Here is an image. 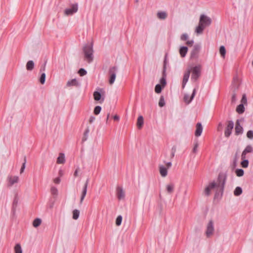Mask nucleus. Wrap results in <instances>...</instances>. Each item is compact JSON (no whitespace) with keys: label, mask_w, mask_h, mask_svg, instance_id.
<instances>
[{"label":"nucleus","mask_w":253,"mask_h":253,"mask_svg":"<svg viewBox=\"0 0 253 253\" xmlns=\"http://www.w3.org/2000/svg\"><path fill=\"white\" fill-rule=\"evenodd\" d=\"M227 179V174L226 173L220 172L219 173L217 183L213 181L207 186L204 190L205 195L209 196L211 194V190L215 187H219L220 191L222 193L224 189V186Z\"/></svg>","instance_id":"1"},{"label":"nucleus","mask_w":253,"mask_h":253,"mask_svg":"<svg viewBox=\"0 0 253 253\" xmlns=\"http://www.w3.org/2000/svg\"><path fill=\"white\" fill-rule=\"evenodd\" d=\"M211 23V19L210 17L205 14H201L200 17L199 24L196 27L195 32L198 34L203 33L204 29L209 26Z\"/></svg>","instance_id":"2"},{"label":"nucleus","mask_w":253,"mask_h":253,"mask_svg":"<svg viewBox=\"0 0 253 253\" xmlns=\"http://www.w3.org/2000/svg\"><path fill=\"white\" fill-rule=\"evenodd\" d=\"M83 51L85 60L88 63H91L93 60V49L92 42L86 44L83 48Z\"/></svg>","instance_id":"3"},{"label":"nucleus","mask_w":253,"mask_h":253,"mask_svg":"<svg viewBox=\"0 0 253 253\" xmlns=\"http://www.w3.org/2000/svg\"><path fill=\"white\" fill-rule=\"evenodd\" d=\"M201 66L198 65L195 66L192 69L191 81L192 82H196L200 77L201 74Z\"/></svg>","instance_id":"4"},{"label":"nucleus","mask_w":253,"mask_h":253,"mask_svg":"<svg viewBox=\"0 0 253 253\" xmlns=\"http://www.w3.org/2000/svg\"><path fill=\"white\" fill-rule=\"evenodd\" d=\"M241 82L237 74L235 75L233 79L231 90L232 92H237L240 87Z\"/></svg>","instance_id":"5"},{"label":"nucleus","mask_w":253,"mask_h":253,"mask_svg":"<svg viewBox=\"0 0 253 253\" xmlns=\"http://www.w3.org/2000/svg\"><path fill=\"white\" fill-rule=\"evenodd\" d=\"M118 71V68L116 66L111 67L109 68L108 73L110 76L109 82L110 84H114L116 77V73Z\"/></svg>","instance_id":"6"},{"label":"nucleus","mask_w":253,"mask_h":253,"mask_svg":"<svg viewBox=\"0 0 253 253\" xmlns=\"http://www.w3.org/2000/svg\"><path fill=\"white\" fill-rule=\"evenodd\" d=\"M201 46L199 44H196L194 45L193 48L190 53V58L193 59H197L199 57V54Z\"/></svg>","instance_id":"7"},{"label":"nucleus","mask_w":253,"mask_h":253,"mask_svg":"<svg viewBox=\"0 0 253 253\" xmlns=\"http://www.w3.org/2000/svg\"><path fill=\"white\" fill-rule=\"evenodd\" d=\"M227 125L224 131V135L226 137H229L232 133V129L234 127V122L232 121H228Z\"/></svg>","instance_id":"8"},{"label":"nucleus","mask_w":253,"mask_h":253,"mask_svg":"<svg viewBox=\"0 0 253 253\" xmlns=\"http://www.w3.org/2000/svg\"><path fill=\"white\" fill-rule=\"evenodd\" d=\"M78 9V5L77 3L72 4L71 7L66 8L64 11V14L66 15H72L77 12Z\"/></svg>","instance_id":"9"},{"label":"nucleus","mask_w":253,"mask_h":253,"mask_svg":"<svg viewBox=\"0 0 253 253\" xmlns=\"http://www.w3.org/2000/svg\"><path fill=\"white\" fill-rule=\"evenodd\" d=\"M214 231L213 222L212 220H211L208 223L207 227V230L206 234L207 237L211 236Z\"/></svg>","instance_id":"10"},{"label":"nucleus","mask_w":253,"mask_h":253,"mask_svg":"<svg viewBox=\"0 0 253 253\" xmlns=\"http://www.w3.org/2000/svg\"><path fill=\"white\" fill-rule=\"evenodd\" d=\"M196 90H197L196 88H195L193 89V92H192V95L190 96V97H189V95L187 94H185L184 95V97H183V100L186 104H189L192 101V100L193 99V98H194V97L195 96V94L196 93Z\"/></svg>","instance_id":"11"},{"label":"nucleus","mask_w":253,"mask_h":253,"mask_svg":"<svg viewBox=\"0 0 253 253\" xmlns=\"http://www.w3.org/2000/svg\"><path fill=\"white\" fill-rule=\"evenodd\" d=\"M191 72V70L190 69H188L187 70V71L184 73L183 78V81H182V88H184L185 86L187 83L190 74Z\"/></svg>","instance_id":"12"},{"label":"nucleus","mask_w":253,"mask_h":253,"mask_svg":"<svg viewBox=\"0 0 253 253\" xmlns=\"http://www.w3.org/2000/svg\"><path fill=\"white\" fill-rule=\"evenodd\" d=\"M88 181H89V180H88V179H87L84 186L83 188L82 195H81V200H80V204H81L82 203V202H83V200H84V198L86 194Z\"/></svg>","instance_id":"13"},{"label":"nucleus","mask_w":253,"mask_h":253,"mask_svg":"<svg viewBox=\"0 0 253 253\" xmlns=\"http://www.w3.org/2000/svg\"><path fill=\"white\" fill-rule=\"evenodd\" d=\"M8 180L9 182L8 186H11L15 183H16L19 181V177L17 176H9L8 177Z\"/></svg>","instance_id":"14"},{"label":"nucleus","mask_w":253,"mask_h":253,"mask_svg":"<svg viewBox=\"0 0 253 253\" xmlns=\"http://www.w3.org/2000/svg\"><path fill=\"white\" fill-rule=\"evenodd\" d=\"M203 131V126L200 123H198L196 125V129L195 132L196 136H200Z\"/></svg>","instance_id":"15"},{"label":"nucleus","mask_w":253,"mask_h":253,"mask_svg":"<svg viewBox=\"0 0 253 253\" xmlns=\"http://www.w3.org/2000/svg\"><path fill=\"white\" fill-rule=\"evenodd\" d=\"M117 194L118 198L119 200L123 199L125 198V194L122 187H118L117 189Z\"/></svg>","instance_id":"16"},{"label":"nucleus","mask_w":253,"mask_h":253,"mask_svg":"<svg viewBox=\"0 0 253 253\" xmlns=\"http://www.w3.org/2000/svg\"><path fill=\"white\" fill-rule=\"evenodd\" d=\"M243 128L240 125L239 120H238L236 123L235 126V133L236 135L242 134L243 133Z\"/></svg>","instance_id":"17"},{"label":"nucleus","mask_w":253,"mask_h":253,"mask_svg":"<svg viewBox=\"0 0 253 253\" xmlns=\"http://www.w3.org/2000/svg\"><path fill=\"white\" fill-rule=\"evenodd\" d=\"M159 171L161 175L163 177H165L168 174L167 168L164 167L163 165H160L159 166Z\"/></svg>","instance_id":"18"},{"label":"nucleus","mask_w":253,"mask_h":253,"mask_svg":"<svg viewBox=\"0 0 253 253\" xmlns=\"http://www.w3.org/2000/svg\"><path fill=\"white\" fill-rule=\"evenodd\" d=\"M166 188L167 193L171 194L174 191V184L173 183H170L166 185Z\"/></svg>","instance_id":"19"},{"label":"nucleus","mask_w":253,"mask_h":253,"mask_svg":"<svg viewBox=\"0 0 253 253\" xmlns=\"http://www.w3.org/2000/svg\"><path fill=\"white\" fill-rule=\"evenodd\" d=\"M67 86H79L80 85V84L78 83L77 80L76 79H72L71 80L68 81L67 83Z\"/></svg>","instance_id":"20"},{"label":"nucleus","mask_w":253,"mask_h":253,"mask_svg":"<svg viewBox=\"0 0 253 253\" xmlns=\"http://www.w3.org/2000/svg\"><path fill=\"white\" fill-rule=\"evenodd\" d=\"M93 97L94 99L96 101H99L101 99L100 103H102L104 101V98L101 99V93L98 91H94L93 93Z\"/></svg>","instance_id":"21"},{"label":"nucleus","mask_w":253,"mask_h":253,"mask_svg":"<svg viewBox=\"0 0 253 253\" xmlns=\"http://www.w3.org/2000/svg\"><path fill=\"white\" fill-rule=\"evenodd\" d=\"M65 155L63 153H60L57 159V163L59 164H63L65 163Z\"/></svg>","instance_id":"22"},{"label":"nucleus","mask_w":253,"mask_h":253,"mask_svg":"<svg viewBox=\"0 0 253 253\" xmlns=\"http://www.w3.org/2000/svg\"><path fill=\"white\" fill-rule=\"evenodd\" d=\"M188 51V47L186 46H182L179 49V53L182 57H184Z\"/></svg>","instance_id":"23"},{"label":"nucleus","mask_w":253,"mask_h":253,"mask_svg":"<svg viewBox=\"0 0 253 253\" xmlns=\"http://www.w3.org/2000/svg\"><path fill=\"white\" fill-rule=\"evenodd\" d=\"M144 121L143 118L142 116H140L138 117L137 121V126L139 129H140L143 125Z\"/></svg>","instance_id":"24"},{"label":"nucleus","mask_w":253,"mask_h":253,"mask_svg":"<svg viewBox=\"0 0 253 253\" xmlns=\"http://www.w3.org/2000/svg\"><path fill=\"white\" fill-rule=\"evenodd\" d=\"M34 63L32 60H29L26 64V69L28 71H32L34 68Z\"/></svg>","instance_id":"25"},{"label":"nucleus","mask_w":253,"mask_h":253,"mask_svg":"<svg viewBox=\"0 0 253 253\" xmlns=\"http://www.w3.org/2000/svg\"><path fill=\"white\" fill-rule=\"evenodd\" d=\"M157 16L160 19L164 20L167 17V13L165 11L158 12Z\"/></svg>","instance_id":"26"},{"label":"nucleus","mask_w":253,"mask_h":253,"mask_svg":"<svg viewBox=\"0 0 253 253\" xmlns=\"http://www.w3.org/2000/svg\"><path fill=\"white\" fill-rule=\"evenodd\" d=\"M236 111L240 114L243 113L245 111V108L243 104H241L237 106Z\"/></svg>","instance_id":"27"},{"label":"nucleus","mask_w":253,"mask_h":253,"mask_svg":"<svg viewBox=\"0 0 253 253\" xmlns=\"http://www.w3.org/2000/svg\"><path fill=\"white\" fill-rule=\"evenodd\" d=\"M242 189L240 187H237L234 191V194L236 196H240L242 193Z\"/></svg>","instance_id":"28"},{"label":"nucleus","mask_w":253,"mask_h":253,"mask_svg":"<svg viewBox=\"0 0 253 253\" xmlns=\"http://www.w3.org/2000/svg\"><path fill=\"white\" fill-rule=\"evenodd\" d=\"M243 151L246 152L247 154L252 153L253 152V147L251 145H248L246 147Z\"/></svg>","instance_id":"29"},{"label":"nucleus","mask_w":253,"mask_h":253,"mask_svg":"<svg viewBox=\"0 0 253 253\" xmlns=\"http://www.w3.org/2000/svg\"><path fill=\"white\" fill-rule=\"evenodd\" d=\"M41 222H42L41 219L37 218L33 221V225L35 227H37L40 225V224H41Z\"/></svg>","instance_id":"30"},{"label":"nucleus","mask_w":253,"mask_h":253,"mask_svg":"<svg viewBox=\"0 0 253 253\" xmlns=\"http://www.w3.org/2000/svg\"><path fill=\"white\" fill-rule=\"evenodd\" d=\"M80 214V211L78 210H74L73 211V218L74 219H77L79 218Z\"/></svg>","instance_id":"31"},{"label":"nucleus","mask_w":253,"mask_h":253,"mask_svg":"<svg viewBox=\"0 0 253 253\" xmlns=\"http://www.w3.org/2000/svg\"><path fill=\"white\" fill-rule=\"evenodd\" d=\"M219 52L222 57H224L226 54V49L224 46L222 45L219 48Z\"/></svg>","instance_id":"32"},{"label":"nucleus","mask_w":253,"mask_h":253,"mask_svg":"<svg viewBox=\"0 0 253 253\" xmlns=\"http://www.w3.org/2000/svg\"><path fill=\"white\" fill-rule=\"evenodd\" d=\"M89 132V127H87L86 128V129L84 132V136H83V139H82V140L83 141H86L87 140V137H88V134Z\"/></svg>","instance_id":"33"},{"label":"nucleus","mask_w":253,"mask_h":253,"mask_svg":"<svg viewBox=\"0 0 253 253\" xmlns=\"http://www.w3.org/2000/svg\"><path fill=\"white\" fill-rule=\"evenodd\" d=\"M14 251L15 253H22V249L20 244H17L15 245Z\"/></svg>","instance_id":"34"},{"label":"nucleus","mask_w":253,"mask_h":253,"mask_svg":"<svg viewBox=\"0 0 253 253\" xmlns=\"http://www.w3.org/2000/svg\"><path fill=\"white\" fill-rule=\"evenodd\" d=\"M235 173L237 176L241 177L244 175V171L242 169H238L236 170Z\"/></svg>","instance_id":"35"},{"label":"nucleus","mask_w":253,"mask_h":253,"mask_svg":"<svg viewBox=\"0 0 253 253\" xmlns=\"http://www.w3.org/2000/svg\"><path fill=\"white\" fill-rule=\"evenodd\" d=\"M241 166L244 168H248L249 166V161L247 160H242V161L241 163Z\"/></svg>","instance_id":"36"},{"label":"nucleus","mask_w":253,"mask_h":253,"mask_svg":"<svg viewBox=\"0 0 253 253\" xmlns=\"http://www.w3.org/2000/svg\"><path fill=\"white\" fill-rule=\"evenodd\" d=\"M159 105L161 107H162L165 105V101L163 96H161L160 97L159 102Z\"/></svg>","instance_id":"37"},{"label":"nucleus","mask_w":253,"mask_h":253,"mask_svg":"<svg viewBox=\"0 0 253 253\" xmlns=\"http://www.w3.org/2000/svg\"><path fill=\"white\" fill-rule=\"evenodd\" d=\"M238 159H239V154H238V152H237L235 154L234 156V159H233V165L235 167L237 165V162L238 161Z\"/></svg>","instance_id":"38"},{"label":"nucleus","mask_w":253,"mask_h":253,"mask_svg":"<svg viewBox=\"0 0 253 253\" xmlns=\"http://www.w3.org/2000/svg\"><path fill=\"white\" fill-rule=\"evenodd\" d=\"M162 89V85L160 84H157L155 86V91L157 93H160L161 92Z\"/></svg>","instance_id":"39"},{"label":"nucleus","mask_w":253,"mask_h":253,"mask_svg":"<svg viewBox=\"0 0 253 253\" xmlns=\"http://www.w3.org/2000/svg\"><path fill=\"white\" fill-rule=\"evenodd\" d=\"M101 110V107L100 106H97L94 108L93 113L95 115H98Z\"/></svg>","instance_id":"40"},{"label":"nucleus","mask_w":253,"mask_h":253,"mask_svg":"<svg viewBox=\"0 0 253 253\" xmlns=\"http://www.w3.org/2000/svg\"><path fill=\"white\" fill-rule=\"evenodd\" d=\"M45 74L44 73H42L40 78V82L42 84L45 83Z\"/></svg>","instance_id":"41"},{"label":"nucleus","mask_w":253,"mask_h":253,"mask_svg":"<svg viewBox=\"0 0 253 253\" xmlns=\"http://www.w3.org/2000/svg\"><path fill=\"white\" fill-rule=\"evenodd\" d=\"M122 221V216L121 215H119L116 218V224L117 226H120Z\"/></svg>","instance_id":"42"},{"label":"nucleus","mask_w":253,"mask_h":253,"mask_svg":"<svg viewBox=\"0 0 253 253\" xmlns=\"http://www.w3.org/2000/svg\"><path fill=\"white\" fill-rule=\"evenodd\" d=\"M51 193L53 196H57L58 195V190L55 187H52L50 189Z\"/></svg>","instance_id":"43"},{"label":"nucleus","mask_w":253,"mask_h":253,"mask_svg":"<svg viewBox=\"0 0 253 253\" xmlns=\"http://www.w3.org/2000/svg\"><path fill=\"white\" fill-rule=\"evenodd\" d=\"M26 163V157H24V162L22 164V167L21 168L20 171V173H22L23 172V171H24V169H25Z\"/></svg>","instance_id":"44"},{"label":"nucleus","mask_w":253,"mask_h":253,"mask_svg":"<svg viewBox=\"0 0 253 253\" xmlns=\"http://www.w3.org/2000/svg\"><path fill=\"white\" fill-rule=\"evenodd\" d=\"M78 73L81 76H84L87 74V72L84 68H81L79 70Z\"/></svg>","instance_id":"45"},{"label":"nucleus","mask_w":253,"mask_h":253,"mask_svg":"<svg viewBox=\"0 0 253 253\" xmlns=\"http://www.w3.org/2000/svg\"><path fill=\"white\" fill-rule=\"evenodd\" d=\"M247 137L250 139H252L253 138V131L249 130L247 133Z\"/></svg>","instance_id":"46"},{"label":"nucleus","mask_w":253,"mask_h":253,"mask_svg":"<svg viewBox=\"0 0 253 253\" xmlns=\"http://www.w3.org/2000/svg\"><path fill=\"white\" fill-rule=\"evenodd\" d=\"M188 39V35L186 34H183L180 37V40L183 41H187Z\"/></svg>","instance_id":"47"},{"label":"nucleus","mask_w":253,"mask_h":253,"mask_svg":"<svg viewBox=\"0 0 253 253\" xmlns=\"http://www.w3.org/2000/svg\"><path fill=\"white\" fill-rule=\"evenodd\" d=\"M241 102L242 104H246L247 103V99L245 94H244L241 99Z\"/></svg>","instance_id":"48"},{"label":"nucleus","mask_w":253,"mask_h":253,"mask_svg":"<svg viewBox=\"0 0 253 253\" xmlns=\"http://www.w3.org/2000/svg\"><path fill=\"white\" fill-rule=\"evenodd\" d=\"M18 199L17 197H15L13 202V208H15L18 204Z\"/></svg>","instance_id":"49"},{"label":"nucleus","mask_w":253,"mask_h":253,"mask_svg":"<svg viewBox=\"0 0 253 253\" xmlns=\"http://www.w3.org/2000/svg\"><path fill=\"white\" fill-rule=\"evenodd\" d=\"M198 146H199V145H198V142L195 143L194 146V148L193 149V153H197Z\"/></svg>","instance_id":"50"},{"label":"nucleus","mask_w":253,"mask_h":253,"mask_svg":"<svg viewBox=\"0 0 253 253\" xmlns=\"http://www.w3.org/2000/svg\"><path fill=\"white\" fill-rule=\"evenodd\" d=\"M160 83L162 84V85L164 86L166 84V79L164 77L162 78L160 80Z\"/></svg>","instance_id":"51"},{"label":"nucleus","mask_w":253,"mask_h":253,"mask_svg":"<svg viewBox=\"0 0 253 253\" xmlns=\"http://www.w3.org/2000/svg\"><path fill=\"white\" fill-rule=\"evenodd\" d=\"M232 102H234L236 100V92H232Z\"/></svg>","instance_id":"52"},{"label":"nucleus","mask_w":253,"mask_h":253,"mask_svg":"<svg viewBox=\"0 0 253 253\" xmlns=\"http://www.w3.org/2000/svg\"><path fill=\"white\" fill-rule=\"evenodd\" d=\"M247 153L246 152H244V151L242 152V153L241 154V159L242 160H247Z\"/></svg>","instance_id":"53"},{"label":"nucleus","mask_w":253,"mask_h":253,"mask_svg":"<svg viewBox=\"0 0 253 253\" xmlns=\"http://www.w3.org/2000/svg\"><path fill=\"white\" fill-rule=\"evenodd\" d=\"M95 119H96V118L94 116H90V118L89 119V123L90 124L92 123L95 120Z\"/></svg>","instance_id":"54"},{"label":"nucleus","mask_w":253,"mask_h":253,"mask_svg":"<svg viewBox=\"0 0 253 253\" xmlns=\"http://www.w3.org/2000/svg\"><path fill=\"white\" fill-rule=\"evenodd\" d=\"M223 125L221 123H219L218 125L217 130L220 131L222 128Z\"/></svg>","instance_id":"55"},{"label":"nucleus","mask_w":253,"mask_h":253,"mask_svg":"<svg viewBox=\"0 0 253 253\" xmlns=\"http://www.w3.org/2000/svg\"><path fill=\"white\" fill-rule=\"evenodd\" d=\"M194 43V41L193 40L190 41H187L186 42V44L188 45H192Z\"/></svg>","instance_id":"56"},{"label":"nucleus","mask_w":253,"mask_h":253,"mask_svg":"<svg viewBox=\"0 0 253 253\" xmlns=\"http://www.w3.org/2000/svg\"><path fill=\"white\" fill-rule=\"evenodd\" d=\"M54 182L55 183L58 184L60 182V179L59 177H57L54 179Z\"/></svg>","instance_id":"57"},{"label":"nucleus","mask_w":253,"mask_h":253,"mask_svg":"<svg viewBox=\"0 0 253 253\" xmlns=\"http://www.w3.org/2000/svg\"><path fill=\"white\" fill-rule=\"evenodd\" d=\"M171 166H172V164H171V162H168L166 164V166L167 167V169L170 168L171 167Z\"/></svg>","instance_id":"58"},{"label":"nucleus","mask_w":253,"mask_h":253,"mask_svg":"<svg viewBox=\"0 0 253 253\" xmlns=\"http://www.w3.org/2000/svg\"><path fill=\"white\" fill-rule=\"evenodd\" d=\"M176 151V146H173L171 148V152L175 153Z\"/></svg>","instance_id":"59"},{"label":"nucleus","mask_w":253,"mask_h":253,"mask_svg":"<svg viewBox=\"0 0 253 253\" xmlns=\"http://www.w3.org/2000/svg\"><path fill=\"white\" fill-rule=\"evenodd\" d=\"M113 118H114V120H115V121H119L120 119L119 116L117 115H115L114 116Z\"/></svg>","instance_id":"60"},{"label":"nucleus","mask_w":253,"mask_h":253,"mask_svg":"<svg viewBox=\"0 0 253 253\" xmlns=\"http://www.w3.org/2000/svg\"><path fill=\"white\" fill-rule=\"evenodd\" d=\"M78 169H76V170L74 172V175L76 177L78 176Z\"/></svg>","instance_id":"61"},{"label":"nucleus","mask_w":253,"mask_h":253,"mask_svg":"<svg viewBox=\"0 0 253 253\" xmlns=\"http://www.w3.org/2000/svg\"><path fill=\"white\" fill-rule=\"evenodd\" d=\"M175 153H174V152H172L171 153V155H170V160H172L173 157H174L175 156Z\"/></svg>","instance_id":"62"},{"label":"nucleus","mask_w":253,"mask_h":253,"mask_svg":"<svg viewBox=\"0 0 253 253\" xmlns=\"http://www.w3.org/2000/svg\"><path fill=\"white\" fill-rule=\"evenodd\" d=\"M45 64H46V63H44V64L43 66V67H41V71H42V70L43 71H45Z\"/></svg>","instance_id":"63"},{"label":"nucleus","mask_w":253,"mask_h":253,"mask_svg":"<svg viewBox=\"0 0 253 253\" xmlns=\"http://www.w3.org/2000/svg\"><path fill=\"white\" fill-rule=\"evenodd\" d=\"M109 116H110V113H108V114L107 115V118H106V123H107V122L108 121Z\"/></svg>","instance_id":"64"}]
</instances>
